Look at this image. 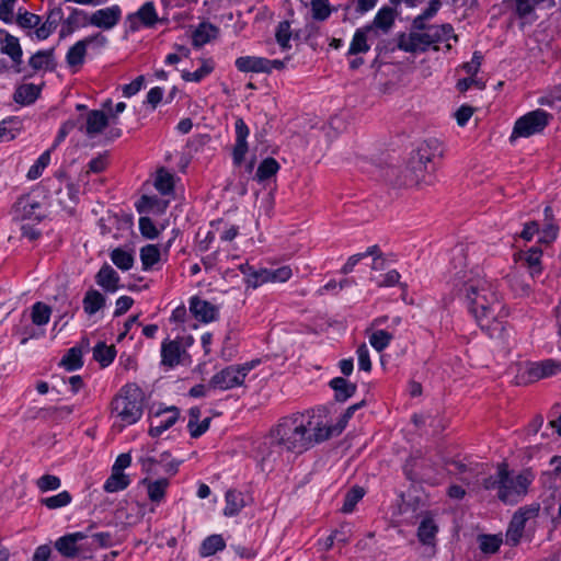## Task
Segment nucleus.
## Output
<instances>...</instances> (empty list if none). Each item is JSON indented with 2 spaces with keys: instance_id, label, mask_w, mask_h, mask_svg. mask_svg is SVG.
<instances>
[{
  "instance_id": "nucleus-1",
  "label": "nucleus",
  "mask_w": 561,
  "mask_h": 561,
  "mask_svg": "<svg viewBox=\"0 0 561 561\" xmlns=\"http://www.w3.org/2000/svg\"><path fill=\"white\" fill-rule=\"evenodd\" d=\"M454 282L457 295L463 299L478 325L491 337L500 336L504 331L501 318L506 312L493 284L485 278L472 277L471 272L463 270L455 273Z\"/></svg>"
},
{
  "instance_id": "nucleus-2",
  "label": "nucleus",
  "mask_w": 561,
  "mask_h": 561,
  "mask_svg": "<svg viewBox=\"0 0 561 561\" xmlns=\"http://www.w3.org/2000/svg\"><path fill=\"white\" fill-rule=\"evenodd\" d=\"M270 438L271 444L299 455L328 440L330 433L323 421L316 420L314 414L307 411L282 417L271 430Z\"/></svg>"
},
{
  "instance_id": "nucleus-3",
  "label": "nucleus",
  "mask_w": 561,
  "mask_h": 561,
  "mask_svg": "<svg viewBox=\"0 0 561 561\" xmlns=\"http://www.w3.org/2000/svg\"><path fill=\"white\" fill-rule=\"evenodd\" d=\"M533 480L530 471L525 470L515 474L506 462H501L495 474L483 479L482 486L488 491L495 490L501 502L513 505L527 494Z\"/></svg>"
},
{
  "instance_id": "nucleus-4",
  "label": "nucleus",
  "mask_w": 561,
  "mask_h": 561,
  "mask_svg": "<svg viewBox=\"0 0 561 561\" xmlns=\"http://www.w3.org/2000/svg\"><path fill=\"white\" fill-rule=\"evenodd\" d=\"M144 411V394L136 385H125L112 399L111 415L115 417L114 426L121 428L138 422Z\"/></svg>"
},
{
  "instance_id": "nucleus-5",
  "label": "nucleus",
  "mask_w": 561,
  "mask_h": 561,
  "mask_svg": "<svg viewBox=\"0 0 561 561\" xmlns=\"http://www.w3.org/2000/svg\"><path fill=\"white\" fill-rule=\"evenodd\" d=\"M443 156L442 142L436 138H430L419 145L411 154L408 169L414 174L411 182L415 184H431L432 173L436 169V160Z\"/></svg>"
},
{
  "instance_id": "nucleus-6",
  "label": "nucleus",
  "mask_w": 561,
  "mask_h": 561,
  "mask_svg": "<svg viewBox=\"0 0 561 561\" xmlns=\"http://www.w3.org/2000/svg\"><path fill=\"white\" fill-rule=\"evenodd\" d=\"M239 270L243 274L248 287L252 288H257L266 283H284L293 275V271L288 265L277 268L255 270L252 265L245 263L241 264Z\"/></svg>"
},
{
  "instance_id": "nucleus-7",
  "label": "nucleus",
  "mask_w": 561,
  "mask_h": 561,
  "mask_svg": "<svg viewBox=\"0 0 561 561\" xmlns=\"http://www.w3.org/2000/svg\"><path fill=\"white\" fill-rule=\"evenodd\" d=\"M55 549L68 559L92 558V547L89 542V535L82 531L67 534L55 541Z\"/></svg>"
},
{
  "instance_id": "nucleus-8",
  "label": "nucleus",
  "mask_w": 561,
  "mask_h": 561,
  "mask_svg": "<svg viewBox=\"0 0 561 561\" xmlns=\"http://www.w3.org/2000/svg\"><path fill=\"white\" fill-rule=\"evenodd\" d=\"M255 362H248L241 365L227 366L210 378L208 387L222 391L240 387L248 374L255 367Z\"/></svg>"
},
{
  "instance_id": "nucleus-9",
  "label": "nucleus",
  "mask_w": 561,
  "mask_h": 561,
  "mask_svg": "<svg viewBox=\"0 0 561 561\" xmlns=\"http://www.w3.org/2000/svg\"><path fill=\"white\" fill-rule=\"evenodd\" d=\"M551 119L552 115L541 108L528 112L515 122L511 140L518 137L528 138L542 133Z\"/></svg>"
},
{
  "instance_id": "nucleus-10",
  "label": "nucleus",
  "mask_w": 561,
  "mask_h": 561,
  "mask_svg": "<svg viewBox=\"0 0 561 561\" xmlns=\"http://www.w3.org/2000/svg\"><path fill=\"white\" fill-rule=\"evenodd\" d=\"M164 19L158 16L156 5L152 1L145 2L136 12L126 16V22L131 32L138 31L141 26L152 28L157 23H164Z\"/></svg>"
},
{
  "instance_id": "nucleus-11",
  "label": "nucleus",
  "mask_w": 561,
  "mask_h": 561,
  "mask_svg": "<svg viewBox=\"0 0 561 561\" xmlns=\"http://www.w3.org/2000/svg\"><path fill=\"white\" fill-rule=\"evenodd\" d=\"M432 47L430 42V36L427 32H415L411 31L410 33H400L397 36L396 46L391 47L390 50L393 51L396 48L399 50L417 54L425 53Z\"/></svg>"
},
{
  "instance_id": "nucleus-12",
  "label": "nucleus",
  "mask_w": 561,
  "mask_h": 561,
  "mask_svg": "<svg viewBox=\"0 0 561 561\" xmlns=\"http://www.w3.org/2000/svg\"><path fill=\"white\" fill-rule=\"evenodd\" d=\"M93 43L104 46L106 44V37L101 33H96L78 41L66 54L67 65L77 71L84 62L88 46Z\"/></svg>"
},
{
  "instance_id": "nucleus-13",
  "label": "nucleus",
  "mask_w": 561,
  "mask_h": 561,
  "mask_svg": "<svg viewBox=\"0 0 561 561\" xmlns=\"http://www.w3.org/2000/svg\"><path fill=\"white\" fill-rule=\"evenodd\" d=\"M179 419L180 409L174 405L157 410L150 421L149 436L153 438L159 437L162 433L171 428Z\"/></svg>"
},
{
  "instance_id": "nucleus-14",
  "label": "nucleus",
  "mask_w": 561,
  "mask_h": 561,
  "mask_svg": "<svg viewBox=\"0 0 561 561\" xmlns=\"http://www.w3.org/2000/svg\"><path fill=\"white\" fill-rule=\"evenodd\" d=\"M432 471L430 460L421 456H411L403 466L404 476L412 482H430Z\"/></svg>"
},
{
  "instance_id": "nucleus-15",
  "label": "nucleus",
  "mask_w": 561,
  "mask_h": 561,
  "mask_svg": "<svg viewBox=\"0 0 561 561\" xmlns=\"http://www.w3.org/2000/svg\"><path fill=\"white\" fill-rule=\"evenodd\" d=\"M188 310L194 319L210 323L219 319V307L195 295L188 300Z\"/></svg>"
},
{
  "instance_id": "nucleus-16",
  "label": "nucleus",
  "mask_w": 561,
  "mask_h": 561,
  "mask_svg": "<svg viewBox=\"0 0 561 561\" xmlns=\"http://www.w3.org/2000/svg\"><path fill=\"white\" fill-rule=\"evenodd\" d=\"M42 208V204L34 196L26 194L14 203L13 214L16 219L39 221L44 217Z\"/></svg>"
},
{
  "instance_id": "nucleus-17",
  "label": "nucleus",
  "mask_w": 561,
  "mask_h": 561,
  "mask_svg": "<svg viewBox=\"0 0 561 561\" xmlns=\"http://www.w3.org/2000/svg\"><path fill=\"white\" fill-rule=\"evenodd\" d=\"M560 370L561 363L556 362L554 359L549 358L530 363L525 370L526 381L535 382L543 378H549Z\"/></svg>"
},
{
  "instance_id": "nucleus-18",
  "label": "nucleus",
  "mask_w": 561,
  "mask_h": 561,
  "mask_svg": "<svg viewBox=\"0 0 561 561\" xmlns=\"http://www.w3.org/2000/svg\"><path fill=\"white\" fill-rule=\"evenodd\" d=\"M122 10L119 5L114 4L108 8L96 10L90 18L89 24L104 28H113L121 20Z\"/></svg>"
},
{
  "instance_id": "nucleus-19",
  "label": "nucleus",
  "mask_w": 561,
  "mask_h": 561,
  "mask_svg": "<svg viewBox=\"0 0 561 561\" xmlns=\"http://www.w3.org/2000/svg\"><path fill=\"white\" fill-rule=\"evenodd\" d=\"M236 144L232 150V160L236 165H241L248 152L247 138L249 136V127L242 118H237L234 123Z\"/></svg>"
},
{
  "instance_id": "nucleus-20",
  "label": "nucleus",
  "mask_w": 561,
  "mask_h": 561,
  "mask_svg": "<svg viewBox=\"0 0 561 561\" xmlns=\"http://www.w3.org/2000/svg\"><path fill=\"white\" fill-rule=\"evenodd\" d=\"M185 353L179 339H167L161 343V365L173 368L180 364Z\"/></svg>"
},
{
  "instance_id": "nucleus-21",
  "label": "nucleus",
  "mask_w": 561,
  "mask_h": 561,
  "mask_svg": "<svg viewBox=\"0 0 561 561\" xmlns=\"http://www.w3.org/2000/svg\"><path fill=\"white\" fill-rule=\"evenodd\" d=\"M108 125L107 115L101 110H92L83 118V131L88 137L93 138L101 134Z\"/></svg>"
},
{
  "instance_id": "nucleus-22",
  "label": "nucleus",
  "mask_w": 561,
  "mask_h": 561,
  "mask_svg": "<svg viewBox=\"0 0 561 561\" xmlns=\"http://www.w3.org/2000/svg\"><path fill=\"white\" fill-rule=\"evenodd\" d=\"M119 275L107 263H104L95 275L96 284L106 293H115L119 288Z\"/></svg>"
},
{
  "instance_id": "nucleus-23",
  "label": "nucleus",
  "mask_w": 561,
  "mask_h": 561,
  "mask_svg": "<svg viewBox=\"0 0 561 561\" xmlns=\"http://www.w3.org/2000/svg\"><path fill=\"white\" fill-rule=\"evenodd\" d=\"M427 35L434 50H438L437 44L448 42L449 39L458 41V36L455 34L454 27L449 23L436 25L431 24L427 27Z\"/></svg>"
},
{
  "instance_id": "nucleus-24",
  "label": "nucleus",
  "mask_w": 561,
  "mask_h": 561,
  "mask_svg": "<svg viewBox=\"0 0 561 561\" xmlns=\"http://www.w3.org/2000/svg\"><path fill=\"white\" fill-rule=\"evenodd\" d=\"M268 59L256 56H242L236 59L234 66L241 72L268 73Z\"/></svg>"
},
{
  "instance_id": "nucleus-25",
  "label": "nucleus",
  "mask_w": 561,
  "mask_h": 561,
  "mask_svg": "<svg viewBox=\"0 0 561 561\" xmlns=\"http://www.w3.org/2000/svg\"><path fill=\"white\" fill-rule=\"evenodd\" d=\"M64 18V12L60 7H55L49 10L46 21L39 24L35 30V35L38 39H46L58 26Z\"/></svg>"
},
{
  "instance_id": "nucleus-26",
  "label": "nucleus",
  "mask_w": 561,
  "mask_h": 561,
  "mask_svg": "<svg viewBox=\"0 0 561 561\" xmlns=\"http://www.w3.org/2000/svg\"><path fill=\"white\" fill-rule=\"evenodd\" d=\"M329 386L334 391V399L336 402L347 401L357 390L356 383L350 382L343 377H335L331 379Z\"/></svg>"
},
{
  "instance_id": "nucleus-27",
  "label": "nucleus",
  "mask_w": 561,
  "mask_h": 561,
  "mask_svg": "<svg viewBox=\"0 0 561 561\" xmlns=\"http://www.w3.org/2000/svg\"><path fill=\"white\" fill-rule=\"evenodd\" d=\"M373 33V26H363L355 31L352 42L348 47L347 55H358L367 53L370 48L368 44V36Z\"/></svg>"
},
{
  "instance_id": "nucleus-28",
  "label": "nucleus",
  "mask_w": 561,
  "mask_h": 561,
  "mask_svg": "<svg viewBox=\"0 0 561 561\" xmlns=\"http://www.w3.org/2000/svg\"><path fill=\"white\" fill-rule=\"evenodd\" d=\"M89 24V16L87 12L80 9H72L71 13L62 22L60 30V37L72 34L78 27L87 26Z\"/></svg>"
},
{
  "instance_id": "nucleus-29",
  "label": "nucleus",
  "mask_w": 561,
  "mask_h": 561,
  "mask_svg": "<svg viewBox=\"0 0 561 561\" xmlns=\"http://www.w3.org/2000/svg\"><path fill=\"white\" fill-rule=\"evenodd\" d=\"M218 33L219 28L216 25L209 22H202L193 32L192 44L194 47L199 48L215 39Z\"/></svg>"
},
{
  "instance_id": "nucleus-30",
  "label": "nucleus",
  "mask_w": 561,
  "mask_h": 561,
  "mask_svg": "<svg viewBox=\"0 0 561 561\" xmlns=\"http://www.w3.org/2000/svg\"><path fill=\"white\" fill-rule=\"evenodd\" d=\"M0 50L2 54L8 55L12 59L15 72L20 73L22 71L21 64L23 51L19 38L8 34Z\"/></svg>"
},
{
  "instance_id": "nucleus-31",
  "label": "nucleus",
  "mask_w": 561,
  "mask_h": 561,
  "mask_svg": "<svg viewBox=\"0 0 561 561\" xmlns=\"http://www.w3.org/2000/svg\"><path fill=\"white\" fill-rule=\"evenodd\" d=\"M106 306V297L98 289L90 288L85 291L82 299L83 311L88 316H93Z\"/></svg>"
},
{
  "instance_id": "nucleus-32",
  "label": "nucleus",
  "mask_w": 561,
  "mask_h": 561,
  "mask_svg": "<svg viewBox=\"0 0 561 561\" xmlns=\"http://www.w3.org/2000/svg\"><path fill=\"white\" fill-rule=\"evenodd\" d=\"M141 484L147 488L149 500L159 504L164 500L170 482L167 478L152 481L147 477L141 480Z\"/></svg>"
},
{
  "instance_id": "nucleus-33",
  "label": "nucleus",
  "mask_w": 561,
  "mask_h": 561,
  "mask_svg": "<svg viewBox=\"0 0 561 561\" xmlns=\"http://www.w3.org/2000/svg\"><path fill=\"white\" fill-rule=\"evenodd\" d=\"M41 94V88L34 83H24L19 85L13 94V100L21 105L33 104Z\"/></svg>"
},
{
  "instance_id": "nucleus-34",
  "label": "nucleus",
  "mask_w": 561,
  "mask_h": 561,
  "mask_svg": "<svg viewBox=\"0 0 561 561\" xmlns=\"http://www.w3.org/2000/svg\"><path fill=\"white\" fill-rule=\"evenodd\" d=\"M23 128L22 121L16 116H10L0 122V142L15 139Z\"/></svg>"
},
{
  "instance_id": "nucleus-35",
  "label": "nucleus",
  "mask_w": 561,
  "mask_h": 561,
  "mask_svg": "<svg viewBox=\"0 0 561 561\" xmlns=\"http://www.w3.org/2000/svg\"><path fill=\"white\" fill-rule=\"evenodd\" d=\"M225 501L224 515L228 517L237 516L245 506L243 493L234 489L226 492Z\"/></svg>"
},
{
  "instance_id": "nucleus-36",
  "label": "nucleus",
  "mask_w": 561,
  "mask_h": 561,
  "mask_svg": "<svg viewBox=\"0 0 561 561\" xmlns=\"http://www.w3.org/2000/svg\"><path fill=\"white\" fill-rule=\"evenodd\" d=\"M366 405V401L362 400L360 402H357L355 404L350 405L343 414L340 416L339 421L334 425H327L325 430L330 433V438L332 436L340 435L346 427L348 421L353 417L354 413Z\"/></svg>"
},
{
  "instance_id": "nucleus-37",
  "label": "nucleus",
  "mask_w": 561,
  "mask_h": 561,
  "mask_svg": "<svg viewBox=\"0 0 561 561\" xmlns=\"http://www.w3.org/2000/svg\"><path fill=\"white\" fill-rule=\"evenodd\" d=\"M28 65L34 71L38 70H54V48L46 50H38L31 56Z\"/></svg>"
},
{
  "instance_id": "nucleus-38",
  "label": "nucleus",
  "mask_w": 561,
  "mask_h": 561,
  "mask_svg": "<svg viewBox=\"0 0 561 561\" xmlns=\"http://www.w3.org/2000/svg\"><path fill=\"white\" fill-rule=\"evenodd\" d=\"M78 128L80 131H83V116L80 115L77 118H69L64 122L56 135V138L48 149L51 152L66 139V137L73 130Z\"/></svg>"
},
{
  "instance_id": "nucleus-39",
  "label": "nucleus",
  "mask_w": 561,
  "mask_h": 561,
  "mask_svg": "<svg viewBox=\"0 0 561 561\" xmlns=\"http://www.w3.org/2000/svg\"><path fill=\"white\" fill-rule=\"evenodd\" d=\"M543 214L546 219L549 220V222H547L543 229L539 232L540 236L538 242L541 244L549 245L558 238L559 227L552 222L553 215L552 208L550 206L545 207Z\"/></svg>"
},
{
  "instance_id": "nucleus-40",
  "label": "nucleus",
  "mask_w": 561,
  "mask_h": 561,
  "mask_svg": "<svg viewBox=\"0 0 561 561\" xmlns=\"http://www.w3.org/2000/svg\"><path fill=\"white\" fill-rule=\"evenodd\" d=\"M438 531V527L434 519L426 517L422 519L417 528V538L420 542L425 546H433L435 543V537Z\"/></svg>"
},
{
  "instance_id": "nucleus-41",
  "label": "nucleus",
  "mask_w": 561,
  "mask_h": 561,
  "mask_svg": "<svg viewBox=\"0 0 561 561\" xmlns=\"http://www.w3.org/2000/svg\"><path fill=\"white\" fill-rule=\"evenodd\" d=\"M393 23H394L393 9L390 7H382L376 13L371 24H368L367 26H373V32H375L376 28H379L386 33L391 28Z\"/></svg>"
},
{
  "instance_id": "nucleus-42",
  "label": "nucleus",
  "mask_w": 561,
  "mask_h": 561,
  "mask_svg": "<svg viewBox=\"0 0 561 561\" xmlns=\"http://www.w3.org/2000/svg\"><path fill=\"white\" fill-rule=\"evenodd\" d=\"M110 257L113 264L122 270L129 271L135 263V256L133 251H127L123 248H115L110 252Z\"/></svg>"
},
{
  "instance_id": "nucleus-43",
  "label": "nucleus",
  "mask_w": 561,
  "mask_h": 561,
  "mask_svg": "<svg viewBox=\"0 0 561 561\" xmlns=\"http://www.w3.org/2000/svg\"><path fill=\"white\" fill-rule=\"evenodd\" d=\"M525 526V517L514 514L506 530V542L510 546L515 547L519 543Z\"/></svg>"
},
{
  "instance_id": "nucleus-44",
  "label": "nucleus",
  "mask_w": 561,
  "mask_h": 561,
  "mask_svg": "<svg viewBox=\"0 0 561 561\" xmlns=\"http://www.w3.org/2000/svg\"><path fill=\"white\" fill-rule=\"evenodd\" d=\"M140 261L144 271H150L161 259V251L158 244H146L140 249Z\"/></svg>"
},
{
  "instance_id": "nucleus-45",
  "label": "nucleus",
  "mask_w": 561,
  "mask_h": 561,
  "mask_svg": "<svg viewBox=\"0 0 561 561\" xmlns=\"http://www.w3.org/2000/svg\"><path fill=\"white\" fill-rule=\"evenodd\" d=\"M130 484V479L127 474L119 471L111 472V476L106 479L103 489L107 493H115L125 490Z\"/></svg>"
},
{
  "instance_id": "nucleus-46",
  "label": "nucleus",
  "mask_w": 561,
  "mask_h": 561,
  "mask_svg": "<svg viewBox=\"0 0 561 561\" xmlns=\"http://www.w3.org/2000/svg\"><path fill=\"white\" fill-rule=\"evenodd\" d=\"M59 365L62 366L67 371H75L80 369L83 366L81 347L73 346L69 348L62 356Z\"/></svg>"
},
{
  "instance_id": "nucleus-47",
  "label": "nucleus",
  "mask_w": 561,
  "mask_h": 561,
  "mask_svg": "<svg viewBox=\"0 0 561 561\" xmlns=\"http://www.w3.org/2000/svg\"><path fill=\"white\" fill-rule=\"evenodd\" d=\"M225 548L226 541L221 535H210L203 540L199 548V554L202 557H210Z\"/></svg>"
},
{
  "instance_id": "nucleus-48",
  "label": "nucleus",
  "mask_w": 561,
  "mask_h": 561,
  "mask_svg": "<svg viewBox=\"0 0 561 561\" xmlns=\"http://www.w3.org/2000/svg\"><path fill=\"white\" fill-rule=\"evenodd\" d=\"M541 256L542 250L536 245L525 252V262L533 278L542 273Z\"/></svg>"
},
{
  "instance_id": "nucleus-49",
  "label": "nucleus",
  "mask_w": 561,
  "mask_h": 561,
  "mask_svg": "<svg viewBox=\"0 0 561 561\" xmlns=\"http://www.w3.org/2000/svg\"><path fill=\"white\" fill-rule=\"evenodd\" d=\"M116 355L115 346H107L103 342H99L93 348V358L101 364L102 367H106L113 363Z\"/></svg>"
},
{
  "instance_id": "nucleus-50",
  "label": "nucleus",
  "mask_w": 561,
  "mask_h": 561,
  "mask_svg": "<svg viewBox=\"0 0 561 561\" xmlns=\"http://www.w3.org/2000/svg\"><path fill=\"white\" fill-rule=\"evenodd\" d=\"M279 168V163L274 158H265L257 167L255 180L264 182L274 176L278 172Z\"/></svg>"
},
{
  "instance_id": "nucleus-51",
  "label": "nucleus",
  "mask_w": 561,
  "mask_h": 561,
  "mask_svg": "<svg viewBox=\"0 0 561 561\" xmlns=\"http://www.w3.org/2000/svg\"><path fill=\"white\" fill-rule=\"evenodd\" d=\"M171 454L169 451H163L160 455L159 459H156L151 456H141L138 459V462L140 463L141 471L146 473L147 476H156L159 473L157 467L160 466V463L165 461V458H170Z\"/></svg>"
},
{
  "instance_id": "nucleus-52",
  "label": "nucleus",
  "mask_w": 561,
  "mask_h": 561,
  "mask_svg": "<svg viewBox=\"0 0 561 561\" xmlns=\"http://www.w3.org/2000/svg\"><path fill=\"white\" fill-rule=\"evenodd\" d=\"M154 187L162 195H169L174 190V178L165 169L161 168L157 172Z\"/></svg>"
},
{
  "instance_id": "nucleus-53",
  "label": "nucleus",
  "mask_w": 561,
  "mask_h": 561,
  "mask_svg": "<svg viewBox=\"0 0 561 561\" xmlns=\"http://www.w3.org/2000/svg\"><path fill=\"white\" fill-rule=\"evenodd\" d=\"M293 36V31L290 26V22L285 20L280 21L275 30V39L276 43L279 45V47L283 50L289 49L291 47L290 45V38Z\"/></svg>"
},
{
  "instance_id": "nucleus-54",
  "label": "nucleus",
  "mask_w": 561,
  "mask_h": 561,
  "mask_svg": "<svg viewBox=\"0 0 561 561\" xmlns=\"http://www.w3.org/2000/svg\"><path fill=\"white\" fill-rule=\"evenodd\" d=\"M51 309L42 301H37L32 306L31 319L35 325L42 327L49 322Z\"/></svg>"
},
{
  "instance_id": "nucleus-55",
  "label": "nucleus",
  "mask_w": 561,
  "mask_h": 561,
  "mask_svg": "<svg viewBox=\"0 0 561 561\" xmlns=\"http://www.w3.org/2000/svg\"><path fill=\"white\" fill-rule=\"evenodd\" d=\"M71 501L72 495L70 492L65 490L56 495L41 499L39 503L46 506L48 510H57L69 505Z\"/></svg>"
},
{
  "instance_id": "nucleus-56",
  "label": "nucleus",
  "mask_w": 561,
  "mask_h": 561,
  "mask_svg": "<svg viewBox=\"0 0 561 561\" xmlns=\"http://www.w3.org/2000/svg\"><path fill=\"white\" fill-rule=\"evenodd\" d=\"M365 495V491L362 486L355 485L351 490H348L344 496V502L342 505L343 513H352L356 506V504L363 499Z\"/></svg>"
},
{
  "instance_id": "nucleus-57",
  "label": "nucleus",
  "mask_w": 561,
  "mask_h": 561,
  "mask_svg": "<svg viewBox=\"0 0 561 561\" xmlns=\"http://www.w3.org/2000/svg\"><path fill=\"white\" fill-rule=\"evenodd\" d=\"M478 541L480 550L483 553L492 554L500 549L502 545V537L499 535H480L478 537Z\"/></svg>"
},
{
  "instance_id": "nucleus-58",
  "label": "nucleus",
  "mask_w": 561,
  "mask_h": 561,
  "mask_svg": "<svg viewBox=\"0 0 561 561\" xmlns=\"http://www.w3.org/2000/svg\"><path fill=\"white\" fill-rule=\"evenodd\" d=\"M50 154L51 151L47 149L37 158L35 163L28 169L26 175L28 180H36L43 174L50 162Z\"/></svg>"
},
{
  "instance_id": "nucleus-59",
  "label": "nucleus",
  "mask_w": 561,
  "mask_h": 561,
  "mask_svg": "<svg viewBox=\"0 0 561 561\" xmlns=\"http://www.w3.org/2000/svg\"><path fill=\"white\" fill-rule=\"evenodd\" d=\"M392 339L393 335L390 332L377 330L369 336V343L377 352H382L389 346Z\"/></svg>"
},
{
  "instance_id": "nucleus-60",
  "label": "nucleus",
  "mask_w": 561,
  "mask_h": 561,
  "mask_svg": "<svg viewBox=\"0 0 561 561\" xmlns=\"http://www.w3.org/2000/svg\"><path fill=\"white\" fill-rule=\"evenodd\" d=\"M312 19L316 21H325L332 13L329 0H311Z\"/></svg>"
},
{
  "instance_id": "nucleus-61",
  "label": "nucleus",
  "mask_w": 561,
  "mask_h": 561,
  "mask_svg": "<svg viewBox=\"0 0 561 561\" xmlns=\"http://www.w3.org/2000/svg\"><path fill=\"white\" fill-rule=\"evenodd\" d=\"M214 70L213 62L210 60H206L203 62V65L195 71H183L182 72V79L184 81H192V82H199L205 77L210 75Z\"/></svg>"
},
{
  "instance_id": "nucleus-62",
  "label": "nucleus",
  "mask_w": 561,
  "mask_h": 561,
  "mask_svg": "<svg viewBox=\"0 0 561 561\" xmlns=\"http://www.w3.org/2000/svg\"><path fill=\"white\" fill-rule=\"evenodd\" d=\"M138 225L139 231L144 238L154 240L159 237L160 230L156 227L150 217H140Z\"/></svg>"
},
{
  "instance_id": "nucleus-63",
  "label": "nucleus",
  "mask_w": 561,
  "mask_h": 561,
  "mask_svg": "<svg viewBox=\"0 0 561 561\" xmlns=\"http://www.w3.org/2000/svg\"><path fill=\"white\" fill-rule=\"evenodd\" d=\"M41 22L39 15L28 11L19 12L16 16V23L23 28H37Z\"/></svg>"
},
{
  "instance_id": "nucleus-64",
  "label": "nucleus",
  "mask_w": 561,
  "mask_h": 561,
  "mask_svg": "<svg viewBox=\"0 0 561 561\" xmlns=\"http://www.w3.org/2000/svg\"><path fill=\"white\" fill-rule=\"evenodd\" d=\"M61 480L57 476L44 474L36 481V486L41 492L54 491L60 488Z\"/></svg>"
}]
</instances>
